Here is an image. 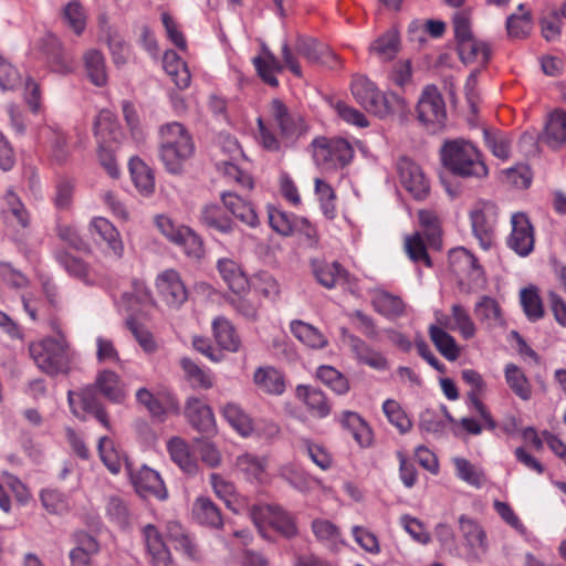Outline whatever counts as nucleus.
<instances>
[{
  "mask_svg": "<svg viewBox=\"0 0 566 566\" xmlns=\"http://www.w3.org/2000/svg\"><path fill=\"white\" fill-rule=\"evenodd\" d=\"M291 332L296 338L312 348H323L327 345V339L317 328L302 321H293L291 323Z\"/></svg>",
  "mask_w": 566,
  "mask_h": 566,
  "instance_id": "obj_44",
  "label": "nucleus"
},
{
  "mask_svg": "<svg viewBox=\"0 0 566 566\" xmlns=\"http://www.w3.org/2000/svg\"><path fill=\"white\" fill-rule=\"evenodd\" d=\"M262 51L263 56H255L253 59V64L256 69L258 75L265 84L272 87H276L279 85V81L275 76V73H281L285 66L295 76H303L301 65L296 56L292 53V50L287 43H284L282 46V57L284 64H282L268 48L264 46Z\"/></svg>",
  "mask_w": 566,
  "mask_h": 566,
  "instance_id": "obj_5",
  "label": "nucleus"
},
{
  "mask_svg": "<svg viewBox=\"0 0 566 566\" xmlns=\"http://www.w3.org/2000/svg\"><path fill=\"white\" fill-rule=\"evenodd\" d=\"M213 335L217 343L227 350L237 352L240 347V338L234 326L226 317H216L212 322Z\"/></svg>",
  "mask_w": 566,
  "mask_h": 566,
  "instance_id": "obj_36",
  "label": "nucleus"
},
{
  "mask_svg": "<svg viewBox=\"0 0 566 566\" xmlns=\"http://www.w3.org/2000/svg\"><path fill=\"white\" fill-rule=\"evenodd\" d=\"M221 201L223 207L241 222L252 228L259 224V218L252 205L237 193L222 192Z\"/></svg>",
  "mask_w": 566,
  "mask_h": 566,
  "instance_id": "obj_19",
  "label": "nucleus"
},
{
  "mask_svg": "<svg viewBox=\"0 0 566 566\" xmlns=\"http://www.w3.org/2000/svg\"><path fill=\"white\" fill-rule=\"evenodd\" d=\"M486 146L492 154L501 159H507L511 150V139L500 132L483 129Z\"/></svg>",
  "mask_w": 566,
  "mask_h": 566,
  "instance_id": "obj_55",
  "label": "nucleus"
},
{
  "mask_svg": "<svg viewBox=\"0 0 566 566\" xmlns=\"http://www.w3.org/2000/svg\"><path fill=\"white\" fill-rule=\"evenodd\" d=\"M224 419L242 436H249L252 431V421L250 417L235 403H227L222 408Z\"/></svg>",
  "mask_w": 566,
  "mask_h": 566,
  "instance_id": "obj_49",
  "label": "nucleus"
},
{
  "mask_svg": "<svg viewBox=\"0 0 566 566\" xmlns=\"http://www.w3.org/2000/svg\"><path fill=\"white\" fill-rule=\"evenodd\" d=\"M98 453L103 463L112 473H118L122 468V455L116 450L115 444L108 437H102L98 440Z\"/></svg>",
  "mask_w": 566,
  "mask_h": 566,
  "instance_id": "obj_52",
  "label": "nucleus"
},
{
  "mask_svg": "<svg viewBox=\"0 0 566 566\" xmlns=\"http://www.w3.org/2000/svg\"><path fill=\"white\" fill-rule=\"evenodd\" d=\"M296 396L303 399L310 412L317 418H325L331 412V406L325 394L316 388L298 385Z\"/></svg>",
  "mask_w": 566,
  "mask_h": 566,
  "instance_id": "obj_26",
  "label": "nucleus"
},
{
  "mask_svg": "<svg viewBox=\"0 0 566 566\" xmlns=\"http://www.w3.org/2000/svg\"><path fill=\"white\" fill-rule=\"evenodd\" d=\"M458 522L459 531L468 548V559L481 560L489 548L485 531L478 521L464 514L459 517Z\"/></svg>",
  "mask_w": 566,
  "mask_h": 566,
  "instance_id": "obj_10",
  "label": "nucleus"
},
{
  "mask_svg": "<svg viewBox=\"0 0 566 566\" xmlns=\"http://www.w3.org/2000/svg\"><path fill=\"white\" fill-rule=\"evenodd\" d=\"M63 18L69 27L80 35L86 25V14L78 1L69 2L63 10Z\"/></svg>",
  "mask_w": 566,
  "mask_h": 566,
  "instance_id": "obj_59",
  "label": "nucleus"
},
{
  "mask_svg": "<svg viewBox=\"0 0 566 566\" xmlns=\"http://www.w3.org/2000/svg\"><path fill=\"white\" fill-rule=\"evenodd\" d=\"M188 423L198 432L210 436L216 433V419L211 407L199 397H188L184 407Z\"/></svg>",
  "mask_w": 566,
  "mask_h": 566,
  "instance_id": "obj_11",
  "label": "nucleus"
},
{
  "mask_svg": "<svg viewBox=\"0 0 566 566\" xmlns=\"http://www.w3.org/2000/svg\"><path fill=\"white\" fill-rule=\"evenodd\" d=\"M104 32L114 64L117 67L124 66L130 54L129 45L115 29L107 27Z\"/></svg>",
  "mask_w": 566,
  "mask_h": 566,
  "instance_id": "obj_45",
  "label": "nucleus"
},
{
  "mask_svg": "<svg viewBox=\"0 0 566 566\" xmlns=\"http://www.w3.org/2000/svg\"><path fill=\"white\" fill-rule=\"evenodd\" d=\"M54 258L71 276L90 284V265L83 259L73 255L64 248L55 250Z\"/></svg>",
  "mask_w": 566,
  "mask_h": 566,
  "instance_id": "obj_31",
  "label": "nucleus"
},
{
  "mask_svg": "<svg viewBox=\"0 0 566 566\" xmlns=\"http://www.w3.org/2000/svg\"><path fill=\"white\" fill-rule=\"evenodd\" d=\"M94 133L98 143L118 142L122 133L115 115L103 109L98 113L94 123Z\"/></svg>",
  "mask_w": 566,
  "mask_h": 566,
  "instance_id": "obj_33",
  "label": "nucleus"
},
{
  "mask_svg": "<svg viewBox=\"0 0 566 566\" xmlns=\"http://www.w3.org/2000/svg\"><path fill=\"white\" fill-rule=\"evenodd\" d=\"M312 146L315 163L324 169L342 168L353 159V147L343 138H315Z\"/></svg>",
  "mask_w": 566,
  "mask_h": 566,
  "instance_id": "obj_6",
  "label": "nucleus"
},
{
  "mask_svg": "<svg viewBox=\"0 0 566 566\" xmlns=\"http://www.w3.org/2000/svg\"><path fill=\"white\" fill-rule=\"evenodd\" d=\"M417 116L424 126L432 127L433 130L444 125L447 111L444 99L434 85H428L417 104Z\"/></svg>",
  "mask_w": 566,
  "mask_h": 566,
  "instance_id": "obj_8",
  "label": "nucleus"
},
{
  "mask_svg": "<svg viewBox=\"0 0 566 566\" xmlns=\"http://www.w3.org/2000/svg\"><path fill=\"white\" fill-rule=\"evenodd\" d=\"M143 536L154 565L169 566L171 563V554L158 528L153 524H147L143 528Z\"/></svg>",
  "mask_w": 566,
  "mask_h": 566,
  "instance_id": "obj_18",
  "label": "nucleus"
},
{
  "mask_svg": "<svg viewBox=\"0 0 566 566\" xmlns=\"http://www.w3.org/2000/svg\"><path fill=\"white\" fill-rule=\"evenodd\" d=\"M505 379L513 392L522 400H530L532 397L531 385L524 373L514 364L505 367Z\"/></svg>",
  "mask_w": 566,
  "mask_h": 566,
  "instance_id": "obj_46",
  "label": "nucleus"
},
{
  "mask_svg": "<svg viewBox=\"0 0 566 566\" xmlns=\"http://www.w3.org/2000/svg\"><path fill=\"white\" fill-rule=\"evenodd\" d=\"M98 390L92 385H87L86 387L82 388L78 391L70 390L67 392V401L71 408L72 413L78 418L80 420H85V416L81 415L78 410L75 407V397H77L81 401V408L83 411L88 412L93 409H96L102 405L99 398H98Z\"/></svg>",
  "mask_w": 566,
  "mask_h": 566,
  "instance_id": "obj_32",
  "label": "nucleus"
},
{
  "mask_svg": "<svg viewBox=\"0 0 566 566\" xmlns=\"http://www.w3.org/2000/svg\"><path fill=\"white\" fill-rule=\"evenodd\" d=\"M350 88L355 99L379 118L395 114L403 115L407 111L405 98L394 92L381 93L366 76L354 77Z\"/></svg>",
  "mask_w": 566,
  "mask_h": 566,
  "instance_id": "obj_2",
  "label": "nucleus"
},
{
  "mask_svg": "<svg viewBox=\"0 0 566 566\" xmlns=\"http://www.w3.org/2000/svg\"><path fill=\"white\" fill-rule=\"evenodd\" d=\"M421 232H415L405 238V251L409 259L413 262H422L426 266L431 268L432 262L427 251V244Z\"/></svg>",
  "mask_w": 566,
  "mask_h": 566,
  "instance_id": "obj_48",
  "label": "nucleus"
},
{
  "mask_svg": "<svg viewBox=\"0 0 566 566\" xmlns=\"http://www.w3.org/2000/svg\"><path fill=\"white\" fill-rule=\"evenodd\" d=\"M343 428L349 430L361 447H368L373 440L371 429L366 421L354 411H344L340 418Z\"/></svg>",
  "mask_w": 566,
  "mask_h": 566,
  "instance_id": "obj_34",
  "label": "nucleus"
},
{
  "mask_svg": "<svg viewBox=\"0 0 566 566\" xmlns=\"http://www.w3.org/2000/svg\"><path fill=\"white\" fill-rule=\"evenodd\" d=\"M342 334L345 336L346 342L354 353L356 359L359 363L368 365L371 368L384 370L388 368L387 359L381 355V353L371 348L365 340L360 337L349 334L346 328H342Z\"/></svg>",
  "mask_w": 566,
  "mask_h": 566,
  "instance_id": "obj_16",
  "label": "nucleus"
},
{
  "mask_svg": "<svg viewBox=\"0 0 566 566\" xmlns=\"http://www.w3.org/2000/svg\"><path fill=\"white\" fill-rule=\"evenodd\" d=\"M521 304L530 321H538L544 316V307L536 287H525L521 291Z\"/></svg>",
  "mask_w": 566,
  "mask_h": 566,
  "instance_id": "obj_50",
  "label": "nucleus"
},
{
  "mask_svg": "<svg viewBox=\"0 0 566 566\" xmlns=\"http://www.w3.org/2000/svg\"><path fill=\"white\" fill-rule=\"evenodd\" d=\"M85 71L88 80L98 87L107 84L105 59L97 50H90L84 55Z\"/></svg>",
  "mask_w": 566,
  "mask_h": 566,
  "instance_id": "obj_38",
  "label": "nucleus"
},
{
  "mask_svg": "<svg viewBox=\"0 0 566 566\" xmlns=\"http://www.w3.org/2000/svg\"><path fill=\"white\" fill-rule=\"evenodd\" d=\"M418 219L422 228L421 234L424 235L428 245L434 249H439L441 245V228L437 214L430 210H419Z\"/></svg>",
  "mask_w": 566,
  "mask_h": 566,
  "instance_id": "obj_43",
  "label": "nucleus"
},
{
  "mask_svg": "<svg viewBox=\"0 0 566 566\" xmlns=\"http://www.w3.org/2000/svg\"><path fill=\"white\" fill-rule=\"evenodd\" d=\"M235 464L247 476L260 480L265 471L266 460L250 453H244L237 458Z\"/></svg>",
  "mask_w": 566,
  "mask_h": 566,
  "instance_id": "obj_56",
  "label": "nucleus"
},
{
  "mask_svg": "<svg viewBox=\"0 0 566 566\" xmlns=\"http://www.w3.org/2000/svg\"><path fill=\"white\" fill-rule=\"evenodd\" d=\"M441 160L454 176L482 178L489 172L475 146L463 139L447 142L441 148Z\"/></svg>",
  "mask_w": 566,
  "mask_h": 566,
  "instance_id": "obj_3",
  "label": "nucleus"
},
{
  "mask_svg": "<svg viewBox=\"0 0 566 566\" xmlns=\"http://www.w3.org/2000/svg\"><path fill=\"white\" fill-rule=\"evenodd\" d=\"M156 286L160 295L171 306H180L188 298L187 289L179 273L175 270H166L159 274Z\"/></svg>",
  "mask_w": 566,
  "mask_h": 566,
  "instance_id": "obj_15",
  "label": "nucleus"
},
{
  "mask_svg": "<svg viewBox=\"0 0 566 566\" xmlns=\"http://www.w3.org/2000/svg\"><path fill=\"white\" fill-rule=\"evenodd\" d=\"M400 50V39L396 30H388L370 44L369 51L381 61L392 60Z\"/></svg>",
  "mask_w": 566,
  "mask_h": 566,
  "instance_id": "obj_37",
  "label": "nucleus"
},
{
  "mask_svg": "<svg viewBox=\"0 0 566 566\" xmlns=\"http://www.w3.org/2000/svg\"><path fill=\"white\" fill-rule=\"evenodd\" d=\"M474 314L481 322H486L489 325L497 323L501 319L500 305L490 296L481 297L475 304Z\"/></svg>",
  "mask_w": 566,
  "mask_h": 566,
  "instance_id": "obj_58",
  "label": "nucleus"
},
{
  "mask_svg": "<svg viewBox=\"0 0 566 566\" xmlns=\"http://www.w3.org/2000/svg\"><path fill=\"white\" fill-rule=\"evenodd\" d=\"M92 234H97L117 258H122L124 245L117 229L105 218H94L90 224Z\"/></svg>",
  "mask_w": 566,
  "mask_h": 566,
  "instance_id": "obj_28",
  "label": "nucleus"
},
{
  "mask_svg": "<svg viewBox=\"0 0 566 566\" xmlns=\"http://www.w3.org/2000/svg\"><path fill=\"white\" fill-rule=\"evenodd\" d=\"M180 365L186 374L187 379L195 388L209 389L212 387V380L196 363L190 358H182Z\"/></svg>",
  "mask_w": 566,
  "mask_h": 566,
  "instance_id": "obj_57",
  "label": "nucleus"
},
{
  "mask_svg": "<svg viewBox=\"0 0 566 566\" xmlns=\"http://www.w3.org/2000/svg\"><path fill=\"white\" fill-rule=\"evenodd\" d=\"M496 219L497 208L492 202H483L479 209L471 212L473 233L484 250L493 243Z\"/></svg>",
  "mask_w": 566,
  "mask_h": 566,
  "instance_id": "obj_13",
  "label": "nucleus"
},
{
  "mask_svg": "<svg viewBox=\"0 0 566 566\" xmlns=\"http://www.w3.org/2000/svg\"><path fill=\"white\" fill-rule=\"evenodd\" d=\"M324 50L325 44L319 43L312 38L298 36L295 43L296 53L306 59L311 64H316L321 57L322 51Z\"/></svg>",
  "mask_w": 566,
  "mask_h": 566,
  "instance_id": "obj_62",
  "label": "nucleus"
},
{
  "mask_svg": "<svg viewBox=\"0 0 566 566\" xmlns=\"http://www.w3.org/2000/svg\"><path fill=\"white\" fill-rule=\"evenodd\" d=\"M249 512L260 532H262L263 524L268 523L286 538L294 537L297 534L294 517L279 506L252 505Z\"/></svg>",
  "mask_w": 566,
  "mask_h": 566,
  "instance_id": "obj_7",
  "label": "nucleus"
},
{
  "mask_svg": "<svg viewBox=\"0 0 566 566\" xmlns=\"http://www.w3.org/2000/svg\"><path fill=\"white\" fill-rule=\"evenodd\" d=\"M521 13H513L506 20V30L511 38H524L531 29V13L525 11L524 4L518 6Z\"/></svg>",
  "mask_w": 566,
  "mask_h": 566,
  "instance_id": "obj_53",
  "label": "nucleus"
},
{
  "mask_svg": "<svg viewBox=\"0 0 566 566\" xmlns=\"http://www.w3.org/2000/svg\"><path fill=\"white\" fill-rule=\"evenodd\" d=\"M193 518L202 524L213 528L222 526V515L219 507L209 497H198L192 505Z\"/></svg>",
  "mask_w": 566,
  "mask_h": 566,
  "instance_id": "obj_30",
  "label": "nucleus"
},
{
  "mask_svg": "<svg viewBox=\"0 0 566 566\" xmlns=\"http://www.w3.org/2000/svg\"><path fill=\"white\" fill-rule=\"evenodd\" d=\"M45 54L52 71L62 74L72 71V59L62 50L57 39L50 36L46 40Z\"/></svg>",
  "mask_w": 566,
  "mask_h": 566,
  "instance_id": "obj_42",
  "label": "nucleus"
},
{
  "mask_svg": "<svg viewBox=\"0 0 566 566\" xmlns=\"http://www.w3.org/2000/svg\"><path fill=\"white\" fill-rule=\"evenodd\" d=\"M218 270L234 294H240L248 289V279L234 261L230 259L220 260L218 262Z\"/></svg>",
  "mask_w": 566,
  "mask_h": 566,
  "instance_id": "obj_35",
  "label": "nucleus"
},
{
  "mask_svg": "<svg viewBox=\"0 0 566 566\" xmlns=\"http://www.w3.org/2000/svg\"><path fill=\"white\" fill-rule=\"evenodd\" d=\"M269 223L271 228L281 235H291L294 229L302 226L305 234L311 238L315 230L305 218L291 219L285 212L269 207Z\"/></svg>",
  "mask_w": 566,
  "mask_h": 566,
  "instance_id": "obj_20",
  "label": "nucleus"
},
{
  "mask_svg": "<svg viewBox=\"0 0 566 566\" xmlns=\"http://www.w3.org/2000/svg\"><path fill=\"white\" fill-rule=\"evenodd\" d=\"M168 450L171 459L180 467V469L189 474L197 472V463L191 458L188 447L182 439L172 438L168 442Z\"/></svg>",
  "mask_w": 566,
  "mask_h": 566,
  "instance_id": "obj_47",
  "label": "nucleus"
},
{
  "mask_svg": "<svg viewBox=\"0 0 566 566\" xmlns=\"http://www.w3.org/2000/svg\"><path fill=\"white\" fill-rule=\"evenodd\" d=\"M317 378L338 395L349 390L347 378L332 366H321L316 371Z\"/></svg>",
  "mask_w": 566,
  "mask_h": 566,
  "instance_id": "obj_51",
  "label": "nucleus"
},
{
  "mask_svg": "<svg viewBox=\"0 0 566 566\" xmlns=\"http://www.w3.org/2000/svg\"><path fill=\"white\" fill-rule=\"evenodd\" d=\"M137 401L143 405L150 416L158 421H164L166 409L158 398H156L148 389L140 388L136 392Z\"/></svg>",
  "mask_w": 566,
  "mask_h": 566,
  "instance_id": "obj_63",
  "label": "nucleus"
},
{
  "mask_svg": "<svg viewBox=\"0 0 566 566\" xmlns=\"http://www.w3.org/2000/svg\"><path fill=\"white\" fill-rule=\"evenodd\" d=\"M313 273L324 287L332 289L337 283L349 281V273L338 263L313 262Z\"/></svg>",
  "mask_w": 566,
  "mask_h": 566,
  "instance_id": "obj_24",
  "label": "nucleus"
},
{
  "mask_svg": "<svg viewBox=\"0 0 566 566\" xmlns=\"http://www.w3.org/2000/svg\"><path fill=\"white\" fill-rule=\"evenodd\" d=\"M126 327L130 331V333L134 335L140 347L146 353H154L157 349V344L153 337V334L146 329L142 324L137 322V319L130 315L127 317Z\"/></svg>",
  "mask_w": 566,
  "mask_h": 566,
  "instance_id": "obj_60",
  "label": "nucleus"
},
{
  "mask_svg": "<svg viewBox=\"0 0 566 566\" xmlns=\"http://www.w3.org/2000/svg\"><path fill=\"white\" fill-rule=\"evenodd\" d=\"M134 485L137 493L145 497H155L164 501L168 496L167 489L158 472L144 467L134 478Z\"/></svg>",
  "mask_w": 566,
  "mask_h": 566,
  "instance_id": "obj_17",
  "label": "nucleus"
},
{
  "mask_svg": "<svg viewBox=\"0 0 566 566\" xmlns=\"http://www.w3.org/2000/svg\"><path fill=\"white\" fill-rule=\"evenodd\" d=\"M29 352L36 366L51 377L70 371L71 358L64 340L48 337L31 344Z\"/></svg>",
  "mask_w": 566,
  "mask_h": 566,
  "instance_id": "obj_4",
  "label": "nucleus"
},
{
  "mask_svg": "<svg viewBox=\"0 0 566 566\" xmlns=\"http://www.w3.org/2000/svg\"><path fill=\"white\" fill-rule=\"evenodd\" d=\"M129 171L136 188L145 195L154 191L155 179L151 169L138 157L129 160Z\"/></svg>",
  "mask_w": 566,
  "mask_h": 566,
  "instance_id": "obj_41",
  "label": "nucleus"
},
{
  "mask_svg": "<svg viewBox=\"0 0 566 566\" xmlns=\"http://www.w3.org/2000/svg\"><path fill=\"white\" fill-rule=\"evenodd\" d=\"M429 336L436 348L446 359L450 361L458 359L460 349L453 336L437 325L429 327Z\"/></svg>",
  "mask_w": 566,
  "mask_h": 566,
  "instance_id": "obj_40",
  "label": "nucleus"
},
{
  "mask_svg": "<svg viewBox=\"0 0 566 566\" xmlns=\"http://www.w3.org/2000/svg\"><path fill=\"white\" fill-rule=\"evenodd\" d=\"M94 386L111 402L122 403L125 399V391L119 376L115 371L103 370L98 373Z\"/></svg>",
  "mask_w": 566,
  "mask_h": 566,
  "instance_id": "obj_25",
  "label": "nucleus"
},
{
  "mask_svg": "<svg viewBox=\"0 0 566 566\" xmlns=\"http://www.w3.org/2000/svg\"><path fill=\"white\" fill-rule=\"evenodd\" d=\"M159 157L166 170L180 175L195 153L191 135L182 124L174 122L159 128Z\"/></svg>",
  "mask_w": 566,
  "mask_h": 566,
  "instance_id": "obj_1",
  "label": "nucleus"
},
{
  "mask_svg": "<svg viewBox=\"0 0 566 566\" xmlns=\"http://www.w3.org/2000/svg\"><path fill=\"white\" fill-rule=\"evenodd\" d=\"M57 237L65 242L70 248L74 249L77 252H83L90 254L92 252V248L88 242H86L75 229L70 226H60L57 228Z\"/></svg>",
  "mask_w": 566,
  "mask_h": 566,
  "instance_id": "obj_64",
  "label": "nucleus"
},
{
  "mask_svg": "<svg viewBox=\"0 0 566 566\" xmlns=\"http://www.w3.org/2000/svg\"><path fill=\"white\" fill-rule=\"evenodd\" d=\"M270 112L283 139L293 143L306 133L307 127L303 118L296 114H291L281 99L275 98L271 102Z\"/></svg>",
  "mask_w": 566,
  "mask_h": 566,
  "instance_id": "obj_12",
  "label": "nucleus"
},
{
  "mask_svg": "<svg viewBox=\"0 0 566 566\" xmlns=\"http://www.w3.org/2000/svg\"><path fill=\"white\" fill-rule=\"evenodd\" d=\"M397 172L402 187L417 200L428 197L430 186L421 168L408 157H400L397 161Z\"/></svg>",
  "mask_w": 566,
  "mask_h": 566,
  "instance_id": "obj_9",
  "label": "nucleus"
},
{
  "mask_svg": "<svg viewBox=\"0 0 566 566\" xmlns=\"http://www.w3.org/2000/svg\"><path fill=\"white\" fill-rule=\"evenodd\" d=\"M382 409L390 423L397 427L401 433H406L411 429V420L407 417L398 402L388 399L384 402Z\"/></svg>",
  "mask_w": 566,
  "mask_h": 566,
  "instance_id": "obj_61",
  "label": "nucleus"
},
{
  "mask_svg": "<svg viewBox=\"0 0 566 566\" xmlns=\"http://www.w3.org/2000/svg\"><path fill=\"white\" fill-rule=\"evenodd\" d=\"M371 303L374 310L387 318L399 317L405 313L406 305L403 301L399 296L385 291L377 292Z\"/></svg>",
  "mask_w": 566,
  "mask_h": 566,
  "instance_id": "obj_39",
  "label": "nucleus"
},
{
  "mask_svg": "<svg viewBox=\"0 0 566 566\" xmlns=\"http://www.w3.org/2000/svg\"><path fill=\"white\" fill-rule=\"evenodd\" d=\"M457 51L460 60L464 64L479 63L484 67L491 57L489 45L475 38L457 44Z\"/></svg>",
  "mask_w": 566,
  "mask_h": 566,
  "instance_id": "obj_27",
  "label": "nucleus"
},
{
  "mask_svg": "<svg viewBox=\"0 0 566 566\" xmlns=\"http://www.w3.org/2000/svg\"><path fill=\"white\" fill-rule=\"evenodd\" d=\"M169 538L176 544V549H181L189 558L199 559L197 544L181 530L178 524H171L168 532Z\"/></svg>",
  "mask_w": 566,
  "mask_h": 566,
  "instance_id": "obj_54",
  "label": "nucleus"
},
{
  "mask_svg": "<svg viewBox=\"0 0 566 566\" xmlns=\"http://www.w3.org/2000/svg\"><path fill=\"white\" fill-rule=\"evenodd\" d=\"M449 266L457 274L482 275L479 260L465 248L459 247L449 252Z\"/></svg>",
  "mask_w": 566,
  "mask_h": 566,
  "instance_id": "obj_21",
  "label": "nucleus"
},
{
  "mask_svg": "<svg viewBox=\"0 0 566 566\" xmlns=\"http://www.w3.org/2000/svg\"><path fill=\"white\" fill-rule=\"evenodd\" d=\"M542 140L552 148H557L566 143V112L554 111L546 124Z\"/></svg>",
  "mask_w": 566,
  "mask_h": 566,
  "instance_id": "obj_29",
  "label": "nucleus"
},
{
  "mask_svg": "<svg viewBox=\"0 0 566 566\" xmlns=\"http://www.w3.org/2000/svg\"><path fill=\"white\" fill-rule=\"evenodd\" d=\"M200 221L203 226L223 234L231 233L235 227V223L224 212V209L216 203L206 205L202 208Z\"/></svg>",
  "mask_w": 566,
  "mask_h": 566,
  "instance_id": "obj_23",
  "label": "nucleus"
},
{
  "mask_svg": "<svg viewBox=\"0 0 566 566\" xmlns=\"http://www.w3.org/2000/svg\"><path fill=\"white\" fill-rule=\"evenodd\" d=\"M512 233L509 237L507 244L517 254L528 255L534 248L533 227L525 213L517 212L512 216Z\"/></svg>",
  "mask_w": 566,
  "mask_h": 566,
  "instance_id": "obj_14",
  "label": "nucleus"
},
{
  "mask_svg": "<svg viewBox=\"0 0 566 566\" xmlns=\"http://www.w3.org/2000/svg\"><path fill=\"white\" fill-rule=\"evenodd\" d=\"M254 384L269 395L280 396L285 391V377L274 367H259L253 376Z\"/></svg>",
  "mask_w": 566,
  "mask_h": 566,
  "instance_id": "obj_22",
  "label": "nucleus"
}]
</instances>
